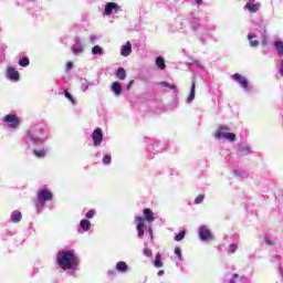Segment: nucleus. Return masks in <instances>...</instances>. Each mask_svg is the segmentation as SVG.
<instances>
[{
  "label": "nucleus",
  "instance_id": "1",
  "mask_svg": "<svg viewBox=\"0 0 283 283\" xmlns=\"http://www.w3.org/2000/svg\"><path fill=\"white\" fill-rule=\"evenodd\" d=\"M56 262L62 271H74L78 266V256L74 251H60Z\"/></svg>",
  "mask_w": 283,
  "mask_h": 283
},
{
  "label": "nucleus",
  "instance_id": "2",
  "mask_svg": "<svg viewBox=\"0 0 283 283\" xmlns=\"http://www.w3.org/2000/svg\"><path fill=\"white\" fill-rule=\"evenodd\" d=\"M222 132H229V126H219L218 130L216 132L217 138H224L226 140H230L231 143L235 142V134Z\"/></svg>",
  "mask_w": 283,
  "mask_h": 283
},
{
  "label": "nucleus",
  "instance_id": "3",
  "mask_svg": "<svg viewBox=\"0 0 283 283\" xmlns=\"http://www.w3.org/2000/svg\"><path fill=\"white\" fill-rule=\"evenodd\" d=\"M52 198H54V195H52V191H50L49 189L46 188H43L39 196H38V199H39V205L38 207H43V205H45V201L48 200H52Z\"/></svg>",
  "mask_w": 283,
  "mask_h": 283
},
{
  "label": "nucleus",
  "instance_id": "4",
  "mask_svg": "<svg viewBox=\"0 0 283 283\" xmlns=\"http://www.w3.org/2000/svg\"><path fill=\"white\" fill-rule=\"evenodd\" d=\"M199 238L202 242H209L213 238V233H211V230L207 226H201L199 228Z\"/></svg>",
  "mask_w": 283,
  "mask_h": 283
},
{
  "label": "nucleus",
  "instance_id": "5",
  "mask_svg": "<svg viewBox=\"0 0 283 283\" xmlns=\"http://www.w3.org/2000/svg\"><path fill=\"white\" fill-rule=\"evenodd\" d=\"M92 138L94 147H101V143H103V129L101 127H97L93 132Z\"/></svg>",
  "mask_w": 283,
  "mask_h": 283
},
{
  "label": "nucleus",
  "instance_id": "6",
  "mask_svg": "<svg viewBox=\"0 0 283 283\" xmlns=\"http://www.w3.org/2000/svg\"><path fill=\"white\" fill-rule=\"evenodd\" d=\"M3 122L8 123L11 129H17V127H19V117L15 114L4 116Z\"/></svg>",
  "mask_w": 283,
  "mask_h": 283
},
{
  "label": "nucleus",
  "instance_id": "7",
  "mask_svg": "<svg viewBox=\"0 0 283 283\" xmlns=\"http://www.w3.org/2000/svg\"><path fill=\"white\" fill-rule=\"evenodd\" d=\"M120 6H118L117 3L107 2L105 4L104 14H106V17H109L112 12H120Z\"/></svg>",
  "mask_w": 283,
  "mask_h": 283
},
{
  "label": "nucleus",
  "instance_id": "8",
  "mask_svg": "<svg viewBox=\"0 0 283 283\" xmlns=\"http://www.w3.org/2000/svg\"><path fill=\"white\" fill-rule=\"evenodd\" d=\"M137 233L139 238L145 235V218L143 217H137Z\"/></svg>",
  "mask_w": 283,
  "mask_h": 283
},
{
  "label": "nucleus",
  "instance_id": "9",
  "mask_svg": "<svg viewBox=\"0 0 283 283\" xmlns=\"http://www.w3.org/2000/svg\"><path fill=\"white\" fill-rule=\"evenodd\" d=\"M234 81H238L241 84V87H243V90H248L249 88V81L247 80V77L240 75V73H235L233 75Z\"/></svg>",
  "mask_w": 283,
  "mask_h": 283
},
{
  "label": "nucleus",
  "instance_id": "10",
  "mask_svg": "<svg viewBox=\"0 0 283 283\" xmlns=\"http://www.w3.org/2000/svg\"><path fill=\"white\" fill-rule=\"evenodd\" d=\"M8 78L10 81H19V71H17L14 67H9L7 71Z\"/></svg>",
  "mask_w": 283,
  "mask_h": 283
},
{
  "label": "nucleus",
  "instance_id": "11",
  "mask_svg": "<svg viewBox=\"0 0 283 283\" xmlns=\"http://www.w3.org/2000/svg\"><path fill=\"white\" fill-rule=\"evenodd\" d=\"M144 217L146 222H154V220H156V217H154V211H151L149 208L144 209Z\"/></svg>",
  "mask_w": 283,
  "mask_h": 283
},
{
  "label": "nucleus",
  "instance_id": "12",
  "mask_svg": "<svg viewBox=\"0 0 283 283\" xmlns=\"http://www.w3.org/2000/svg\"><path fill=\"white\" fill-rule=\"evenodd\" d=\"M122 56H129L132 54V42L127 41L125 45L122 46Z\"/></svg>",
  "mask_w": 283,
  "mask_h": 283
},
{
  "label": "nucleus",
  "instance_id": "13",
  "mask_svg": "<svg viewBox=\"0 0 283 283\" xmlns=\"http://www.w3.org/2000/svg\"><path fill=\"white\" fill-rule=\"evenodd\" d=\"M112 92H114L116 96H120L123 94V86H120V83L114 82L112 84Z\"/></svg>",
  "mask_w": 283,
  "mask_h": 283
},
{
  "label": "nucleus",
  "instance_id": "14",
  "mask_svg": "<svg viewBox=\"0 0 283 283\" xmlns=\"http://www.w3.org/2000/svg\"><path fill=\"white\" fill-rule=\"evenodd\" d=\"M116 271H119V273H125V272L129 271V266L127 265L126 262L119 261L116 264Z\"/></svg>",
  "mask_w": 283,
  "mask_h": 283
},
{
  "label": "nucleus",
  "instance_id": "15",
  "mask_svg": "<svg viewBox=\"0 0 283 283\" xmlns=\"http://www.w3.org/2000/svg\"><path fill=\"white\" fill-rule=\"evenodd\" d=\"M245 8L247 10H249V12L255 13L260 10V4H255L253 2H247Z\"/></svg>",
  "mask_w": 283,
  "mask_h": 283
},
{
  "label": "nucleus",
  "instance_id": "16",
  "mask_svg": "<svg viewBox=\"0 0 283 283\" xmlns=\"http://www.w3.org/2000/svg\"><path fill=\"white\" fill-rule=\"evenodd\" d=\"M116 76L117 78H119V81H125V78H127V73L125 72V69H117Z\"/></svg>",
  "mask_w": 283,
  "mask_h": 283
},
{
  "label": "nucleus",
  "instance_id": "17",
  "mask_svg": "<svg viewBox=\"0 0 283 283\" xmlns=\"http://www.w3.org/2000/svg\"><path fill=\"white\" fill-rule=\"evenodd\" d=\"M21 218H23V214H21V212L19 211H13L11 213V220L12 222L17 223V222H21Z\"/></svg>",
  "mask_w": 283,
  "mask_h": 283
},
{
  "label": "nucleus",
  "instance_id": "18",
  "mask_svg": "<svg viewBox=\"0 0 283 283\" xmlns=\"http://www.w3.org/2000/svg\"><path fill=\"white\" fill-rule=\"evenodd\" d=\"M193 98H196V82L191 83V90H190V94L188 96V103H191V101H193Z\"/></svg>",
  "mask_w": 283,
  "mask_h": 283
},
{
  "label": "nucleus",
  "instance_id": "19",
  "mask_svg": "<svg viewBox=\"0 0 283 283\" xmlns=\"http://www.w3.org/2000/svg\"><path fill=\"white\" fill-rule=\"evenodd\" d=\"M81 229H83L84 231H90L92 223L90 222V220L84 219L81 221L80 223Z\"/></svg>",
  "mask_w": 283,
  "mask_h": 283
},
{
  "label": "nucleus",
  "instance_id": "20",
  "mask_svg": "<svg viewBox=\"0 0 283 283\" xmlns=\"http://www.w3.org/2000/svg\"><path fill=\"white\" fill-rule=\"evenodd\" d=\"M154 265L156 266V269H161V266H163V256L160 255L159 252L155 256Z\"/></svg>",
  "mask_w": 283,
  "mask_h": 283
},
{
  "label": "nucleus",
  "instance_id": "21",
  "mask_svg": "<svg viewBox=\"0 0 283 283\" xmlns=\"http://www.w3.org/2000/svg\"><path fill=\"white\" fill-rule=\"evenodd\" d=\"M254 38H255V35H253L251 33L248 34V39L250 41L251 48H258V45H260V41L253 40Z\"/></svg>",
  "mask_w": 283,
  "mask_h": 283
},
{
  "label": "nucleus",
  "instance_id": "22",
  "mask_svg": "<svg viewBox=\"0 0 283 283\" xmlns=\"http://www.w3.org/2000/svg\"><path fill=\"white\" fill-rule=\"evenodd\" d=\"M274 48H275L279 56H282L283 55V43H282V41H276L274 43Z\"/></svg>",
  "mask_w": 283,
  "mask_h": 283
},
{
  "label": "nucleus",
  "instance_id": "23",
  "mask_svg": "<svg viewBox=\"0 0 283 283\" xmlns=\"http://www.w3.org/2000/svg\"><path fill=\"white\" fill-rule=\"evenodd\" d=\"M156 65L159 67V70H165V67H167V64H165V59L160 56L156 59Z\"/></svg>",
  "mask_w": 283,
  "mask_h": 283
},
{
  "label": "nucleus",
  "instance_id": "24",
  "mask_svg": "<svg viewBox=\"0 0 283 283\" xmlns=\"http://www.w3.org/2000/svg\"><path fill=\"white\" fill-rule=\"evenodd\" d=\"M73 54H83V45L78 42L73 45Z\"/></svg>",
  "mask_w": 283,
  "mask_h": 283
},
{
  "label": "nucleus",
  "instance_id": "25",
  "mask_svg": "<svg viewBox=\"0 0 283 283\" xmlns=\"http://www.w3.org/2000/svg\"><path fill=\"white\" fill-rule=\"evenodd\" d=\"M19 65L21 67H28V65H30V59H28L27 56L22 57L20 61H19Z\"/></svg>",
  "mask_w": 283,
  "mask_h": 283
},
{
  "label": "nucleus",
  "instance_id": "26",
  "mask_svg": "<svg viewBox=\"0 0 283 283\" xmlns=\"http://www.w3.org/2000/svg\"><path fill=\"white\" fill-rule=\"evenodd\" d=\"M34 156H36V158H45V150L40 149V150H33Z\"/></svg>",
  "mask_w": 283,
  "mask_h": 283
},
{
  "label": "nucleus",
  "instance_id": "27",
  "mask_svg": "<svg viewBox=\"0 0 283 283\" xmlns=\"http://www.w3.org/2000/svg\"><path fill=\"white\" fill-rule=\"evenodd\" d=\"M159 85H164V87H168V90H176V84H171L165 81L160 82Z\"/></svg>",
  "mask_w": 283,
  "mask_h": 283
},
{
  "label": "nucleus",
  "instance_id": "28",
  "mask_svg": "<svg viewBox=\"0 0 283 283\" xmlns=\"http://www.w3.org/2000/svg\"><path fill=\"white\" fill-rule=\"evenodd\" d=\"M205 202V195H199L195 199V205H202Z\"/></svg>",
  "mask_w": 283,
  "mask_h": 283
},
{
  "label": "nucleus",
  "instance_id": "29",
  "mask_svg": "<svg viewBox=\"0 0 283 283\" xmlns=\"http://www.w3.org/2000/svg\"><path fill=\"white\" fill-rule=\"evenodd\" d=\"M185 235H186V232H185V231L179 232V233L175 237L176 242H181V240H185Z\"/></svg>",
  "mask_w": 283,
  "mask_h": 283
},
{
  "label": "nucleus",
  "instance_id": "30",
  "mask_svg": "<svg viewBox=\"0 0 283 283\" xmlns=\"http://www.w3.org/2000/svg\"><path fill=\"white\" fill-rule=\"evenodd\" d=\"M93 54H103V49L99 45H95L92 49Z\"/></svg>",
  "mask_w": 283,
  "mask_h": 283
},
{
  "label": "nucleus",
  "instance_id": "31",
  "mask_svg": "<svg viewBox=\"0 0 283 283\" xmlns=\"http://www.w3.org/2000/svg\"><path fill=\"white\" fill-rule=\"evenodd\" d=\"M112 163V156H104L103 157V165H109Z\"/></svg>",
  "mask_w": 283,
  "mask_h": 283
},
{
  "label": "nucleus",
  "instance_id": "32",
  "mask_svg": "<svg viewBox=\"0 0 283 283\" xmlns=\"http://www.w3.org/2000/svg\"><path fill=\"white\" fill-rule=\"evenodd\" d=\"M64 96L65 98H69L71 103H76V101H74V97H72V94H70V92L64 91Z\"/></svg>",
  "mask_w": 283,
  "mask_h": 283
},
{
  "label": "nucleus",
  "instance_id": "33",
  "mask_svg": "<svg viewBox=\"0 0 283 283\" xmlns=\"http://www.w3.org/2000/svg\"><path fill=\"white\" fill-rule=\"evenodd\" d=\"M175 254L179 260H182V250H180V248L175 249Z\"/></svg>",
  "mask_w": 283,
  "mask_h": 283
},
{
  "label": "nucleus",
  "instance_id": "34",
  "mask_svg": "<svg viewBox=\"0 0 283 283\" xmlns=\"http://www.w3.org/2000/svg\"><path fill=\"white\" fill-rule=\"evenodd\" d=\"M96 211L95 210H88L85 214L86 218L91 219V218H94Z\"/></svg>",
  "mask_w": 283,
  "mask_h": 283
},
{
  "label": "nucleus",
  "instance_id": "35",
  "mask_svg": "<svg viewBox=\"0 0 283 283\" xmlns=\"http://www.w3.org/2000/svg\"><path fill=\"white\" fill-rule=\"evenodd\" d=\"M144 255H146V258H151V249L145 248L144 249Z\"/></svg>",
  "mask_w": 283,
  "mask_h": 283
},
{
  "label": "nucleus",
  "instance_id": "36",
  "mask_svg": "<svg viewBox=\"0 0 283 283\" xmlns=\"http://www.w3.org/2000/svg\"><path fill=\"white\" fill-rule=\"evenodd\" d=\"M230 251L231 253H235L238 251V244H234V243L230 244Z\"/></svg>",
  "mask_w": 283,
  "mask_h": 283
},
{
  "label": "nucleus",
  "instance_id": "37",
  "mask_svg": "<svg viewBox=\"0 0 283 283\" xmlns=\"http://www.w3.org/2000/svg\"><path fill=\"white\" fill-rule=\"evenodd\" d=\"M74 67V63L67 62L66 63V70H72Z\"/></svg>",
  "mask_w": 283,
  "mask_h": 283
},
{
  "label": "nucleus",
  "instance_id": "38",
  "mask_svg": "<svg viewBox=\"0 0 283 283\" xmlns=\"http://www.w3.org/2000/svg\"><path fill=\"white\" fill-rule=\"evenodd\" d=\"M265 244H269L270 247L273 245V241L269 240V238L264 239Z\"/></svg>",
  "mask_w": 283,
  "mask_h": 283
},
{
  "label": "nucleus",
  "instance_id": "39",
  "mask_svg": "<svg viewBox=\"0 0 283 283\" xmlns=\"http://www.w3.org/2000/svg\"><path fill=\"white\" fill-rule=\"evenodd\" d=\"M239 275L234 274L229 283H235V280H238Z\"/></svg>",
  "mask_w": 283,
  "mask_h": 283
},
{
  "label": "nucleus",
  "instance_id": "40",
  "mask_svg": "<svg viewBox=\"0 0 283 283\" xmlns=\"http://www.w3.org/2000/svg\"><path fill=\"white\" fill-rule=\"evenodd\" d=\"M132 85H134V81H130V82L127 84L126 88L129 90V87H132Z\"/></svg>",
  "mask_w": 283,
  "mask_h": 283
},
{
  "label": "nucleus",
  "instance_id": "41",
  "mask_svg": "<svg viewBox=\"0 0 283 283\" xmlns=\"http://www.w3.org/2000/svg\"><path fill=\"white\" fill-rule=\"evenodd\" d=\"M33 143H43V139H32Z\"/></svg>",
  "mask_w": 283,
  "mask_h": 283
},
{
  "label": "nucleus",
  "instance_id": "42",
  "mask_svg": "<svg viewBox=\"0 0 283 283\" xmlns=\"http://www.w3.org/2000/svg\"><path fill=\"white\" fill-rule=\"evenodd\" d=\"M241 149H242V151H249V147H247V146L242 147Z\"/></svg>",
  "mask_w": 283,
  "mask_h": 283
},
{
  "label": "nucleus",
  "instance_id": "43",
  "mask_svg": "<svg viewBox=\"0 0 283 283\" xmlns=\"http://www.w3.org/2000/svg\"><path fill=\"white\" fill-rule=\"evenodd\" d=\"M158 275H165V271L160 270V271L158 272Z\"/></svg>",
  "mask_w": 283,
  "mask_h": 283
},
{
  "label": "nucleus",
  "instance_id": "44",
  "mask_svg": "<svg viewBox=\"0 0 283 283\" xmlns=\"http://www.w3.org/2000/svg\"><path fill=\"white\" fill-rule=\"evenodd\" d=\"M196 3H198V6H200V3H202V0H195Z\"/></svg>",
  "mask_w": 283,
  "mask_h": 283
},
{
  "label": "nucleus",
  "instance_id": "45",
  "mask_svg": "<svg viewBox=\"0 0 283 283\" xmlns=\"http://www.w3.org/2000/svg\"><path fill=\"white\" fill-rule=\"evenodd\" d=\"M249 3H255V0H248Z\"/></svg>",
  "mask_w": 283,
  "mask_h": 283
},
{
  "label": "nucleus",
  "instance_id": "46",
  "mask_svg": "<svg viewBox=\"0 0 283 283\" xmlns=\"http://www.w3.org/2000/svg\"><path fill=\"white\" fill-rule=\"evenodd\" d=\"M227 132H228V130H222V134H228Z\"/></svg>",
  "mask_w": 283,
  "mask_h": 283
}]
</instances>
